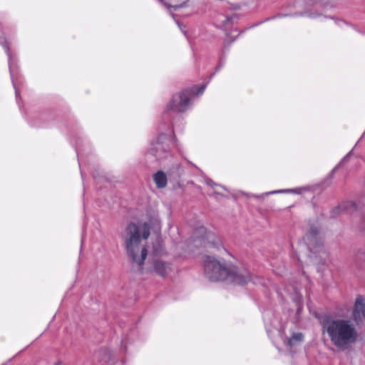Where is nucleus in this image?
Instances as JSON below:
<instances>
[{
	"mask_svg": "<svg viewBox=\"0 0 365 365\" xmlns=\"http://www.w3.org/2000/svg\"><path fill=\"white\" fill-rule=\"evenodd\" d=\"M0 44L2 45V46L4 47V48L5 49L6 52L7 53L8 58H9V71L11 73V76L12 77L13 71H12V66H11V53H10L9 48L8 41H7L4 34H2V35L0 36Z\"/></svg>",
	"mask_w": 365,
	"mask_h": 365,
	"instance_id": "obj_13",
	"label": "nucleus"
},
{
	"mask_svg": "<svg viewBox=\"0 0 365 365\" xmlns=\"http://www.w3.org/2000/svg\"><path fill=\"white\" fill-rule=\"evenodd\" d=\"M205 184L213 189V193L217 195H224L225 188L220 185L215 183L212 180L206 178L205 180Z\"/></svg>",
	"mask_w": 365,
	"mask_h": 365,
	"instance_id": "obj_14",
	"label": "nucleus"
},
{
	"mask_svg": "<svg viewBox=\"0 0 365 365\" xmlns=\"http://www.w3.org/2000/svg\"><path fill=\"white\" fill-rule=\"evenodd\" d=\"M355 207H356L355 203L351 201L344 202L339 206V208L341 210H347V211H349V209L354 210Z\"/></svg>",
	"mask_w": 365,
	"mask_h": 365,
	"instance_id": "obj_16",
	"label": "nucleus"
},
{
	"mask_svg": "<svg viewBox=\"0 0 365 365\" xmlns=\"http://www.w3.org/2000/svg\"><path fill=\"white\" fill-rule=\"evenodd\" d=\"M323 332L338 349H345L358 336L357 331L351 321L341 319H327L323 322Z\"/></svg>",
	"mask_w": 365,
	"mask_h": 365,
	"instance_id": "obj_3",
	"label": "nucleus"
},
{
	"mask_svg": "<svg viewBox=\"0 0 365 365\" xmlns=\"http://www.w3.org/2000/svg\"><path fill=\"white\" fill-rule=\"evenodd\" d=\"M205 88V86H201L197 91L195 87L175 94L168 103L167 108L175 112L185 111L190 107L192 97L202 93Z\"/></svg>",
	"mask_w": 365,
	"mask_h": 365,
	"instance_id": "obj_4",
	"label": "nucleus"
},
{
	"mask_svg": "<svg viewBox=\"0 0 365 365\" xmlns=\"http://www.w3.org/2000/svg\"><path fill=\"white\" fill-rule=\"evenodd\" d=\"M159 3L165 6L173 16V19L178 24L181 31L185 33L180 27L178 21L175 18L174 12H180L182 16H189L195 14L198 11V8L195 5L197 0H158Z\"/></svg>",
	"mask_w": 365,
	"mask_h": 365,
	"instance_id": "obj_5",
	"label": "nucleus"
},
{
	"mask_svg": "<svg viewBox=\"0 0 365 365\" xmlns=\"http://www.w3.org/2000/svg\"><path fill=\"white\" fill-rule=\"evenodd\" d=\"M154 182L156 186L159 188L165 187L167 185V177L162 171H158L153 176Z\"/></svg>",
	"mask_w": 365,
	"mask_h": 365,
	"instance_id": "obj_12",
	"label": "nucleus"
},
{
	"mask_svg": "<svg viewBox=\"0 0 365 365\" xmlns=\"http://www.w3.org/2000/svg\"><path fill=\"white\" fill-rule=\"evenodd\" d=\"M332 0H304L303 2H297L295 8L302 6L303 11H296L293 15L297 16H307L310 19H316L321 16V14L314 12L317 9L325 7L332 4Z\"/></svg>",
	"mask_w": 365,
	"mask_h": 365,
	"instance_id": "obj_7",
	"label": "nucleus"
},
{
	"mask_svg": "<svg viewBox=\"0 0 365 365\" xmlns=\"http://www.w3.org/2000/svg\"><path fill=\"white\" fill-rule=\"evenodd\" d=\"M235 19V16L232 14L217 11L215 12L212 16V22L215 26L222 29L233 23Z\"/></svg>",
	"mask_w": 365,
	"mask_h": 365,
	"instance_id": "obj_9",
	"label": "nucleus"
},
{
	"mask_svg": "<svg viewBox=\"0 0 365 365\" xmlns=\"http://www.w3.org/2000/svg\"><path fill=\"white\" fill-rule=\"evenodd\" d=\"M240 3L245 4V2H243V1H242H242H240Z\"/></svg>",
	"mask_w": 365,
	"mask_h": 365,
	"instance_id": "obj_20",
	"label": "nucleus"
},
{
	"mask_svg": "<svg viewBox=\"0 0 365 365\" xmlns=\"http://www.w3.org/2000/svg\"><path fill=\"white\" fill-rule=\"evenodd\" d=\"M278 333H279V335L280 336V337L284 341V344L289 348H292V347L297 345L298 344L302 342L303 340V335L301 333L293 334L292 337L288 339H284L283 333L281 330H279Z\"/></svg>",
	"mask_w": 365,
	"mask_h": 365,
	"instance_id": "obj_11",
	"label": "nucleus"
},
{
	"mask_svg": "<svg viewBox=\"0 0 365 365\" xmlns=\"http://www.w3.org/2000/svg\"><path fill=\"white\" fill-rule=\"evenodd\" d=\"M334 22L336 25H339V26H341L342 24H345V23L341 21V20H338V19H334Z\"/></svg>",
	"mask_w": 365,
	"mask_h": 365,
	"instance_id": "obj_18",
	"label": "nucleus"
},
{
	"mask_svg": "<svg viewBox=\"0 0 365 365\" xmlns=\"http://www.w3.org/2000/svg\"><path fill=\"white\" fill-rule=\"evenodd\" d=\"M160 222L158 217H155L148 222L143 224L130 223L125 230L124 241L128 255L133 263L140 267L142 272H148L153 270L160 276H164L170 271V265L160 259L165 254L162 245L161 240L157 238L152 247L150 257L149 267H142L144 260L148 255V250L143 241L145 240L150 235V227L155 226L157 229L160 227Z\"/></svg>",
	"mask_w": 365,
	"mask_h": 365,
	"instance_id": "obj_1",
	"label": "nucleus"
},
{
	"mask_svg": "<svg viewBox=\"0 0 365 365\" xmlns=\"http://www.w3.org/2000/svg\"><path fill=\"white\" fill-rule=\"evenodd\" d=\"M317 232H318V230L316 227L311 228L309 234H307L306 236L307 240H311V238L315 237Z\"/></svg>",
	"mask_w": 365,
	"mask_h": 365,
	"instance_id": "obj_17",
	"label": "nucleus"
},
{
	"mask_svg": "<svg viewBox=\"0 0 365 365\" xmlns=\"http://www.w3.org/2000/svg\"><path fill=\"white\" fill-rule=\"evenodd\" d=\"M174 145L175 140L172 133H161L151 142L148 153L156 159L160 160L166 156V154Z\"/></svg>",
	"mask_w": 365,
	"mask_h": 365,
	"instance_id": "obj_6",
	"label": "nucleus"
},
{
	"mask_svg": "<svg viewBox=\"0 0 365 365\" xmlns=\"http://www.w3.org/2000/svg\"><path fill=\"white\" fill-rule=\"evenodd\" d=\"M304 190V188H296V189H289V190H277L271 192H268L264 193L265 195H269L271 194H277V193H294V194H301L302 191Z\"/></svg>",
	"mask_w": 365,
	"mask_h": 365,
	"instance_id": "obj_15",
	"label": "nucleus"
},
{
	"mask_svg": "<svg viewBox=\"0 0 365 365\" xmlns=\"http://www.w3.org/2000/svg\"><path fill=\"white\" fill-rule=\"evenodd\" d=\"M348 155H347L345 158H344V159L341 160V163H343L344 161H345V160H346V159L348 158Z\"/></svg>",
	"mask_w": 365,
	"mask_h": 365,
	"instance_id": "obj_19",
	"label": "nucleus"
},
{
	"mask_svg": "<svg viewBox=\"0 0 365 365\" xmlns=\"http://www.w3.org/2000/svg\"><path fill=\"white\" fill-rule=\"evenodd\" d=\"M354 319L356 322H360L365 319V304L361 297L356 298L354 311Z\"/></svg>",
	"mask_w": 365,
	"mask_h": 365,
	"instance_id": "obj_10",
	"label": "nucleus"
},
{
	"mask_svg": "<svg viewBox=\"0 0 365 365\" xmlns=\"http://www.w3.org/2000/svg\"><path fill=\"white\" fill-rule=\"evenodd\" d=\"M197 232L198 235H201V241L205 247L219 251L221 248L222 249L220 239L218 238L213 232H207L204 227L198 228Z\"/></svg>",
	"mask_w": 365,
	"mask_h": 365,
	"instance_id": "obj_8",
	"label": "nucleus"
},
{
	"mask_svg": "<svg viewBox=\"0 0 365 365\" xmlns=\"http://www.w3.org/2000/svg\"><path fill=\"white\" fill-rule=\"evenodd\" d=\"M204 272L211 281H226L230 283L245 284L251 280L250 273L239 270L224 259L206 255L203 260Z\"/></svg>",
	"mask_w": 365,
	"mask_h": 365,
	"instance_id": "obj_2",
	"label": "nucleus"
}]
</instances>
